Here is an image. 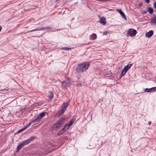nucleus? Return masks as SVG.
Returning a JSON list of instances; mask_svg holds the SVG:
<instances>
[{
	"label": "nucleus",
	"mask_w": 156,
	"mask_h": 156,
	"mask_svg": "<svg viewBox=\"0 0 156 156\" xmlns=\"http://www.w3.org/2000/svg\"><path fill=\"white\" fill-rule=\"evenodd\" d=\"M9 90H10L9 89H4L2 90L1 91L3 92H4L5 93H7L9 91Z\"/></svg>",
	"instance_id": "20"
},
{
	"label": "nucleus",
	"mask_w": 156,
	"mask_h": 156,
	"mask_svg": "<svg viewBox=\"0 0 156 156\" xmlns=\"http://www.w3.org/2000/svg\"><path fill=\"white\" fill-rule=\"evenodd\" d=\"M65 132H66V131H65L63 129L62 130H61L58 133V136H60L63 134Z\"/></svg>",
	"instance_id": "18"
},
{
	"label": "nucleus",
	"mask_w": 156,
	"mask_h": 156,
	"mask_svg": "<svg viewBox=\"0 0 156 156\" xmlns=\"http://www.w3.org/2000/svg\"><path fill=\"white\" fill-rule=\"evenodd\" d=\"M156 90V87H154L150 88H147L145 89V91L146 92H152Z\"/></svg>",
	"instance_id": "7"
},
{
	"label": "nucleus",
	"mask_w": 156,
	"mask_h": 156,
	"mask_svg": "<svg viewBox=\"0 0 156 156\" xmlns=\"http://www.w3.org/2000/svg\"><path fill=\"white\" fill-rule=\"evenodd\" d=\"M89 66V63L85 62L78 65L76 67L77 71L79 73H82L87 70Z\"/></svg>",
	"instance_id": "1"
},
{
	"label": "nucleus",
	"mask_w": 156,
	"mask_h": 156,
	"mask_svg": "<svg viewBox=\"0 0 156 156\" xmlns=\"http://www.w3.org/2000/svg\"><path fill=\"white\" fill-rule=\"evenodd\" d=\"M66 118L64 117L61 118L52 127L53 129H55L60 127L65 120Z\"/></svg>",
	"instance_id": "2"
},
{
	"label": "nucleus",
	"mask_w": 156,
	"mask_h": 156,
	"mask_svg": "<svg viewBox=\"0 0 156 156\" xmlns=\"http://www.w3.org/2000/svg\"><path fill=\"white\" fill-rule=\"evenodd\" d=\"M20 144L21 145V146H22V147H23V146H25L24 144L22 142H21L20 143Z\"/></svg>",
	"instance_id": "33"
},
{
	"label": "nucleus",
	"mask_w": 156,
	"mask_h": 156,
	"mask_svg": "<svg viewBox=\"0 0 156 156\" xmlns=\"http://www.w3.org/2000/svg\"><path fill=\"white\" fill-rule=\"evenodd\" d=\"M132 65V64H128L125 67L124 69H125L127 71L130 68Z\"/></svg>",
	"instance_id": "16"
},
{
	"label": "nucleus",
	"mask_w": 156,
	"mask_h": 156,
	"mask_svg": "<svg viewBox=\"0 0 156 156\" xmlns=\"http://www.w3.org/2000/svg\"><path fill=\"white\" fill-rule=\"evenodd\" d=\"M31 123H29L28 124V125H27L26 126H25L24 127L25 128V129H27L28 127L30 126L31 125Z\"/></svg>",
	"instance_id": "27"
},
{
	"label": "nucleus",
	"mask_w": 156,
	"mask_h": 156,
	"mask_svg": "<svg viewBox=\"0 0 156 156\" xmlns=\"http://www.w3.org/2000/svg\"><path fill=\"white\" fill-rule=\"evenodd\" d=\"M97 38V35L95 34H93L91 35L90 37V40H94L95 39Z\"/></svg>",
	"instance_id": "13"
},
{
	"label": "nucleus",
	"mask_w": 156,
	"mask_h": 156,
	"mask_svg": "<svg viewBox=\"0 0 156 156\" xmlns=\"http://www.w3.org/2000/svg\"><path fill=\"white\" fill-rule=\"evenodd\" d=\"M117 10L120 13V15L122 16V17H123L125 19H126V17L125 15L124 14L123 12L121 9H117Z\"/></svg>",
	"instance_id": "11"
},
{
	"label": "nucleus",
	"mask_w": 156,
	"mask_h": 156,
	"mask_svg": "<svg viewBox=\"0 0 156 156\" xmlns=\"http://www.w3.org/2000/svg\"><path fill=\"white\" fill-rule=\"evenodd\" d=\"M45 112H42L37 117V118L32 121L33 122H38L44 116Z\"/></svg>",
	"instance_id": "3"
},
{
	"label": "nucleus",
	"mask_w": 156,
	"mask_h": 156,
	"mask_svg": "<svg viewBox=\"0 0 156 156\" xmlns=\"http://www.w3.org/2000/svg\"><path fill=\"white\" fill-rule=\"evenodd\" d=\"M22 146L20 144L17 147L16 152H18L22 148Z\"/></svg>",
	"instance_id": "22"
},
{
	"label": "nucleus",
	"mask_w": 156,
	"mask_h": 156,
	"mask_svg": "<svg viewBox=\"0 0 156 156\" xmlns=\"http://www.w3.org/2000/svg\"><path fill=\"white\" fill-rule=\"evenodd\" d=\"M113 10V9H110L109 10H110V11H112V10Z\"/></svg>",
	"instance_id": "39"
},
{
	"label": "nucleus",
	"mask_w": 156,
	"mask_h": 156,
	"mask_svg": "<svg viewBox=\"0 0 156 156\" xmlns=\"http://www.w3.org/2000/svg\"><path fill=\"white\" fill-rule=\"evenodd\" d=\"M62 49L65 51H67L69 50H71V48H70L67 47H63L62 48Z\"/></svg>",
	"instance_id": "25"
},
{
	"label": "nucleus",
	"mask_w": 156,
	"mask_h": 156,
	"mask_svg": "<svg viewBox=\"0 0 156 156\" xmlns=\"http://www.w3.org/2000/svg\"><path fill=\"white\" fill-rule=\"evenodd\" d=\"M154 32L153 30H151L146 34L145 36L146 37L150 38L153 34Z\"/></svg>",
	"instance_id": "8"
},
{
	"label": "nucleus",
	"mask_w": 156,
	"mask_h": 156,
	"mask_svg": "<svg viewBox=\"0 0 156 156\" xmlns=\"http://www.w3.org/2000/svg\"><path fill=\"white\" fill-rule=\"evenodd\" d=\"M153 6L156 9V2H154L153 3Z\"/></svg>",
	"instance_id": "32"
},
{
	"label": "nucleus",
	"mask_w": 156,
	"mask_h": 156,
	"mask_svg": "<svg viewBox=\"0 0 156 156\" xmlns=\"http://www.w3.org/2000/svg\"><path fill=\"white\" fill-rule=\"evenodd\" d=\"M35 137H36L35 136H31L27 139L22 142L24 144V145H25L29 144L31 141L33 140Z\"/></svg>",
	"instance_id": "6"
},
{
	"label": "nucleus",
	"mask_w": 156,
	"mask_h": 156,
	"mask_svg": "<svg viewBox=\"0 0 156 156\" xmlns=\"http://www.w3.org/2000/svg\"><path fill=\"white\" fill-rule=\"evenodd\" d=\"M69 101H67L66 103H64L63 104L62 106H63V107H65V108H67L68 107V106L69 105Z\"/></svg>",
	"instance_id": "19"
},
{
	"label": "nucleus",
	"mask_w": 156,
	"mask_h": 156,
	"mask_svg": "<svg viewBox=\"0 0 156 156\" xmlns=\"http://www.w3.org/2000/svg\"><path fill=\"white\" fill-rule=\"evenodd\" d=\"M48 97L49 98L52 99L53 97V92H50L48 95Z\"/></svg>",
	"instance_id": "24"
},
{
	"label": "nucleus",
	"mask_w": 156,
	"mask_h": 156,
	"mask_svg": "<svg viewBox=\"0 0 156 156\" xmlns=\"http://www.w3.org/2000/svg\"><path fill=\"white\" fill-rule=\"evenodd\" d=\"M148 124H149V125H151V121H150V122H149V123H148Z\"/></svg>",
	"instance_id": "37"
},
{
	"label": "nucleus",
	"mask_w": 156,
	"mask_h": 156,
	"mask_svg": "<svg viewBox=\"0 0 156 156\" xmlns=\"http://www.w3.org/2000/svg\"><path fill=\"white\" fill-rule=\"evenodd\" d=\"M150 23L152 25H156V15L151 19Z\"/></svg>",
	"instance_id": "9"
},
{
	"label": "nucleus",
	"mask_w": 156,
	"mask_h": 156,
	"mask_svg": "<svg viewBox=\"0 0 156 156\" xmlns=\"http://www.w3.org/2000/svg\"><path fill=\"white\" fill-rule=\"evenodd\" d=\"M143 5V3H142V2H140V3L139 4V6L140 7H141Z\"/></svg>",
	"instance_id": "35"
},
{
	"label": "nucleus",
	"mask_w": 156,
	"mask_h": 156,
	"mask_svg": "<svg viewBox=\"0 0 156 156\" xmlns=\"http://www.w3.org/2000/svg\"><path fill=\"white\" fill-rule=\"evenodd\" d=\"M49 28H49V29L48 30H49V31H55V30H53V28H52V29H50ZM48 29H49V28H48Z\"/></svg>",
	"instance_id": "29"
},
{
	"label": "nucleus",
	"mask_w": 156,
	"mask_h": 156,
	"mask_svg": "<svg viewBox=\"0 0 156 156\" xmlns=\"http://www.w3.org/2000/svg\"><path fill=\"white\" fill-rule=\"evenodd\" d=\"M66 108H65V107H63V106H62V108L61 109V110H62L63 111L65 112L66 110Z\"/></svg>",
	"instance_id": "31"
},
{
	"label": "nucleus",
	"mask_w": 156,
	"mask_h": 156,
	"mask_svg": "<svg viewBox=\"0 0 156 156\" xmlns=\"http://www.w3.org/2000/svg\"><path fill=\"white\" fill-rule=\"evenodd\" d=\"M148 11L150 14H152L153 13V9L151 7H149L147 9Z\"/></svg>",
	"instance_id": "15"
},
{
	"label": "nucleus",
	"mask_w": 156,
	"mask_h": 156,
	"mask_svg": "<svg viewBox=\"0 0 156 156\" xmlns=\"http://www.w3.org/2000/svg\"><path fill=\"white\" fill-rule=\"evenodd\" d=\"M127 71L125 69H123L122 72L121 74V76H124L126 72H127Z\"/></svg>",
	"instance_id": "23"
},
{
	"label": "nucleus",
	"mask_w": 156,
	"mask_h": 156,
	"mask_svg": "<svg viewBox=\"0 0 156 156\" xmlns=\"http://www.w3.org/2000/svg\"><path fill=\"white\" fill-rule=\"evenodd\" d=\"M103 33H104V34H107V32H104Z\"/></svg>",
	"instance_id": "38"
},
{
	"label": "nucleus",
	"mask_w": 156,
	"mask_h": 156,
	"mask_svg": "<svg viewBox=\"0 0 156 156\" xmlns=\"http://www.w3.org/2000/svg\"><path fill=\"white\" fill-rule=\"evenodd\" d=\"M76 119L75 118H73L70 121L69 123L68 124L71 126L76 120Z\"/></svg>",
	"instance_id": "14"
},
{
	"label": "nucleus",
	"mask_w": 156,
	"mask_h": 156,
	"mask_svg": "<svg viewBox=\"0 0 156 156\" xmlns=\"http://www.w3.org/2000/svg\"><path fill=\"white\" fill-rule=\"evenodd\" d=\"M70 79L69 78H67L64 82H63L62 83V85L65 87L69 86L70 85Z\"/></svg>",
	"instance_id": "5"
},
{
	"label": "nucleus",
	"mask_w": 156,
	"mask_h": 156,
	"mask_svg": "<svg viewBox=\"0 0 156 156\" xmlns=\"http://www.w3.org/2000/svg\"><path fill=\"white\" fill-rule=\"evenodd\" d=\"M100 22L101 23L105 25L106 23L105 19L104 17H101V19Z\"/></svg>",
	"instance_id": "12"
},
{
	"label": "nucleus",
	"mask_w": 156,
	"mask_h": 156,
	"mask_svg": "<svg viewBox=\"0 0 156 156\" xmlns=\"http://www.w3.org/2000/svg\"><path fill=\"white\" fill-rule=\"evenodd\" d=\"M2 29V27L1 26H0V32L1 30Z\"/></svg>",
	"instance_id": "36"
},
{
	"label": "nucleus",
	"mask_w": 156,
	"mask_h": 156,
	"mask_svg": "<svg viewBox=\"0 0 156 156\" xmlns=\"http://www.w3.org/2000/svg\"><path fill=\"white\" fill-rule=\"evenodd\" d=\"M64 112L61 109L59 112L56 114V115L58 116H60Z\"/></svg>",
	"instance_id": "21"
},
{
	"label": "nucleus",
	"mask_w": 156,
	"mask_h": 156,
	"mask_svg": "<svg viewBox=\"0 0 156 156\" xmlns=\"http://www.w3.org/2000/svg\"><path fill=\"white\" fill-rule=\"evenodd\" d=\"M142 13L143 14H145L147 13V11L146 10H143L142 11Z\"/></svg>",
	"instance_id": "28"
},
{
	"label": "nucleus",
	"mask_w": 156,
	"mask_h": 156,
	"mask_svg": "<svg viewBox=\"0 0 156 156\" xmlns=\"http://www.w3.org/2000/svg\"><path fill=\"white\" fill-rule=\"evenodd\" d=\"M144 1L147 3H149L150 2L149 0H144Z\"/></svg>",
	"instance_id": "34"
},
{
	"label": "nucleus",
	"mask_w": 156,
	"mask_h": 156,
	"mask_svg": "<svg viewBox=\"0 0 156 156\" xmlns=\"http://www.w3.org/2000/svg\"><path fill=\"white\" fill-rule=\"evenodd\" d=\"M82 84L80 83H78L76 84V86L78 87H80L82 86Z\"/></svg>",
	"instance_id": "30"
},
{
	"label": "nucleus",
	"mask_w": 156,
	"mask_h": 156,
	"mask_svg": "<svg viewBox=\"0 0 156 156\" xmlns=\"http://www.w3.org/2000/svg\"><path fill=\"white\" fill-rule=\"evenodd\" d=\"M49 27H44V28H38L37 29H34V30H30L27 32H33V31H38V30H44L45 29H47L48 28H49Z\"/></svg>",
	"instance_id": "10"
},
{
	"label": "nucleus",
	"mask_w": 156,
	"mask_h": 156,
	"mask_svg": "<svg viewBox=\"0 0 156 156\" xmlns=\"http://www.w3.org/2000/svg\"><path fill=\"white\" fill-rule=\"evenodd\" d=\"M71 127L68 124H66L64 127L63 128L66 131L68 130Z\"/></svg>",
	"instance_id": "17"
},
{
	"label": "nucleus",
	"mask_w": 156,
	"mask_h": 156,
	"mask_svg": "<svg viewBox=\"0 0 156 156\" xmlns=\"http://www.w3.org/2000/svg\"><path fill=\"white\" fill-rule=\"evenodd\" d=\"M137 33L136 31L133 29H130L127 32V34L131 36H135Z\"/></svg>",
	"instance_id": "4"
},
{
	"label": "nucleus",
	"mask_w": 156,
	"mask_h": 156,
	"mask_svg": "<svg viewBox=\"0 0 156 156\" xmlns=\"http://www.w3.org/2000/svg\"><path fill=\"white\" fill-rule=\"evenodd\" d=\"M25 130V128L24 127H23V128H22L21 129L17 131V133H20L24 131Z\"/></svg>",
	"instance_id": "26"
}]
</instances>
